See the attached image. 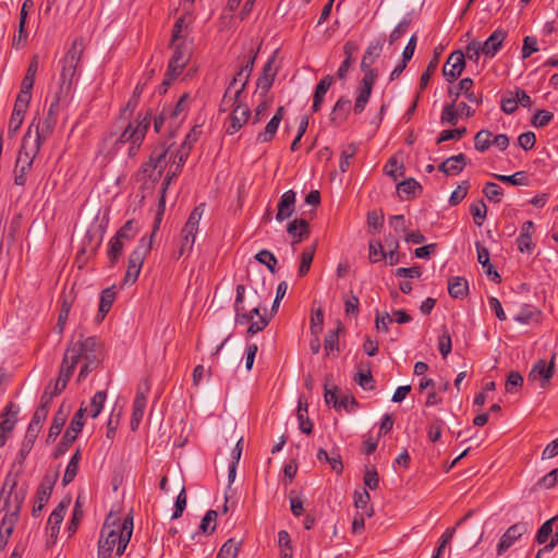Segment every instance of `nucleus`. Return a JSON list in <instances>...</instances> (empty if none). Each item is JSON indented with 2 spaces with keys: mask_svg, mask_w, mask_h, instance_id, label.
Masks as SVG:
<instances>
[{
  "mask_svg": "<svg viewBox=\"0 0 558 558\" xmlns=\"http://www.w3.org/2000/svg\"><path fill=\"white\" fill-rule=\"evenodd\" d=\"M133 533V518L126 515L123 521L110 512L101 527L97 558L121 557L130 543Z\"/></svg>",
  "mask_w": 558,
  "mask_h": 558,
  "instance_id": "nucleus-1",
  "label": "nucleus"
},
{
  "mask_svg": "<svg viewBox=\"0 0 558 558\" xmlns=\"http://www.w3.org/2000/svg\"><path fill=\"white\" fill-rule=\"evenodd\" d=\"M82 363L77 376V383H82L100 363V350L98 340L95 337H88L84 340L71 342L62 359L63 365L75 369L77 364Z\"/></svg>",
  "mask_w": 558,
  "mask_h": 558,
  "instance_id": "nucleus-2",
  "label": "nucleus"
},
{
  "mask_svg": "<svg viewBox=\"0 0 558 558\" xmlns=\"http://www.w3.org/2000/svg\"><path fill=\"white\" fill-rule=\"evenodd\" d=\"M384 46L381 38H376L368 45L361 62V70L364 76L357 87V96L353 106L355 114H361L372 95L373 86L377 77V71L372 69V64L380 56Z\"/></svg>",
  "mask_w": 558,
  "mask_h": 558,
  "instance_id": "nucleus-3",
  "label": "nucleus"
},
{
  "mask_svg": "<svg viewBox=\"0 0 558 558\" xmlns=\"http://www.w3.org/2000/svg\"><path fill=\"white\" fill-rule=\"evenodd\" d=\"M85 50V43L82 37L75 38L65 54L60 59L59 86L61 94H70L71 89L81 74L82 56Z\"/></svg>",
  "mask_w": 558,
  "mask_h": 558,
  "instance_id": "nucleus-4",
  "label": "nucleus"
},
{
  "mask_svg": "<svg viewBox=\"0 0 558 558\" xmlns=\"http://www.w3.org/2000/svg\"><path fill=\"white\" fill-rule=\"evenodd\" d=\"M26 494V487L17 486V475L8 473L0 490V513H20Z\"/></svg>",
  "mask_w": 558,
  "mask_h": 558,
  "instance_id": "nucleus-5",
  "label": "nucleus"
},
{
  "mask_svg": "<svg viewBox=\"0 0 558 558\" xmlns=\"http://www.w3.org/2000/svg\"><path fill=\"white\" fill-rule=\"evenodd\" d=\"M149 125L150 113L146 112V114L143 117L138 114L132 122L129 123L125 130L120 134L117 143L130 144L128 151L130 157H134L137 154L140 147L143 144L145 135L149 129Z\"/></svg>",
  "mask_w": 558,
  "mask_h": 558,
  "instance_id": "nucleus-6",
  "label": "nucleus"
},
{
  "mask_svg": "<svg viewBox=\"0 0 558 558\" xmlns=\"http://www.w3.org/2000/svg\"><path fill=\"white\" fill-rule=\"evenodd\" d=\"M38 154V147L33 148L22 143L14 167V183L23 186L26 183V175L33 167L34 159Z\"/></svg>",
  "mask_w": 558,
  "mask_h": 558,
  "instance_id": "nucleus-7",
  "label": "nucleus"
},
{
  "mask_svg": "<svg viewBox=\"0 0 558 558\" xmlns=\"http://www.w3.org/2000/svg\"><path fill=\"white\" fill-rule=\"evenodd\" d=\"M203 213H204V204L196 206L191 211V214L187 218V221L185 222V225L181 231L182 245H181V250H180V255H183L185 251L192 250L195 239H196V234L198 232V226H199V221L202 219Z\"/></svg>",
  "mask_w": 558,
  "mask_h": 558,
  "instance_id": "nucleus-8",
  "label": "nucleus"
},
{
  "mask_svg": "<svg viewBox=\"0 0 558 558\" xmlns=\"http://www.w3.org/2000/svg\"><path fill=\"white\" fill-rule=\"evenodd\" d=\"M173 53L169 60L167 76L170 78H177L190 60V50L183 41L172 43Z\"/></svg>",
  "mask_w": 558,
  "mask_h": 558,
  "instance_id": "nucleus-9",
  "label": "nucleus"
},
{
  "mask_svg": "<svg viewBox=\"0 0 558 558\" xmlns=\"http://www.w3.org/2000/svg\"><path fill=\"white\" fill-rule=\"evenodd\" d=\"M56 119H45V121H40V119L34 118L31 125L28 126L27 132L23 136L22 143L28 145L31 134L33 129L35 130V140L31 147L40 148L41 144L51 135L54 128Z\"/></svg>",
  "mask_w": 558,
  "mask_h": 558,
  "instance_id": "nucleus-10",
  "label": "nucleus"
},
{
  "mask_svg": "<svg viewBox=\"0 0 558 558\" xmlns=\"http://www.w3.org/2000/svg\"><path fill=\"white\" fill-rule=\"evenodd\" d=\"M57 474L54 475H45L40 482V484L37 487L36 494H35V505L32 510V515L34 518H37L40 515V512L45 508L46 504L49 501V498L51 496V493L53 490L56 481H57Z\"/></svg>",
  "mask_w": 558,
  "mask_h": 558,
  "instance_id": "nucleus-11",
  "label": "nucleus"
},
{
  "mask_svg": "<svg viewBox=\"0 0 558 558\" xmlns=\"http://www.w3.org/2000/svg\"><path fill=\"white\" fill-rule=\"evenodd\" d=\"M160 225V218L155 221L153 232L147 240L145 236H143L140 241L136 247L131 252L128 260L129 266H133L136 268H142L143 263L146 258V256L149 254L151 250L153 240L159 229Z\"/></svg>",
  "mask_w": 558,
  "mask_h": 558,
  "instance_id": "nucleus-12",
  "label": "nucleus"
},
{
  "mask_svg": "<svg viewBox=\"0 0 558 558\" xmlns=\"http://www.w3.org/2000/svg\"><path fill=\"white\" fill-rule=\"evenodd\" d=\"M474 81L470 77L462 78L457 85L448 88V95L451 101L457 102L460 96H464L470 102L481 105L483 101L482 93L475 94L473 90Z\"/></svg>",
  "mask_w": 558,
  "mask_h": 558,
  "instance_id": "nucleus-13",
  "label": "nucleus"
},
{
  "mask_svg": "<svg viewBox=\"0 0 558 558\" xmlns=\"http://www.w3.org/2000/svg\"><path fill=\"white\" fill-rule=\"evenodd\" d=\"M530 526L526 522H518L507 529L501 535L497 545V555H504L511 546L514 545L524 534L529 533Z\"/></svg>",
  "mask_w": 558,
  "mask_h": 558,
  "instance_id": "nucleus-14",
  "label": "nucleus"
},
{
  "mask_svg": "<svg viewBox=\"0 0 558 558\" xmlns=\"http://www.w3.org/2000/svg\"><path fill=\"white\" fill-rule=\"evenodd\" d=\"M45 420L46 418L40 417V414H33V417L28 424V427L26 429L24 439L19 451V456L21 457V459H25L27 454L31 452Z\"/></svg>",
  "mask_w": 558,
  "mask_h": 558,
  "instance_id": "nucleus-15",
  "label": "nucleus"
},
{
  "mask_svg": "<svg viewBox=\"0 0 558 558\" xmlns=\"http://www.w3.org/2000/svg\"><path fill=\"white\" fill-rule=\"evenodd\" d=\"M33 8H34L33 0H24L22 8H21V12H20L17 34L13 35V38H12V47L14 49H22L27 44L28 32L26 31L25 26H26L28 12Z\"/></svg>",
  "mask_w": 558,
  "mask_h": 558,
  "instance_id": "nucleus-16",
  "label": "nucleus"
},
{
  "mask_svg": "<svg viewBox=\"0 0 558 558\" xmlns=\"http://www.w3.org/2000/svg\"><path fill=\"white\" fill-rule=\"evenodd\" d=\"M465 68V54L461 50L453 51L447 59L442 74L449 83L457 80Z\"/></svg>",
  "mask_w": 558,
  "mask_h": 558,
  "instance_id": "nucleus-17",
  "label": "nucleus"
},
{
  "mask_svg": "<svg viewBox=\"0 0 558 558\" xmlns=\"http://www.w3.org/2000/svg\"><path fill=\"white\" fill-rule=\"evenodd\" d=\"M555 373L554 357L549 363L538 360L529 373V380H541V387L545 388Z\"/></svg>",
  "mask_w": 558,
  "mask_h": 558,
  "instance_id": "nucleus-18",
  "label": "nucleus"
},
{
  "mask_svg": "<svg viewBox=\"0 0 558 558\" xmlns=\"http://www.w3.org/2000/svg\"><path fill=\"white\" fill-rule=\"evenodd\" d=\"M250 117L251 110L247 105H236L229 117V123L226 129L227 134L233 135L240 131L247 123Z\"/></svg>",
  "mask_w": 558,
  "mask_h": 558,
  "instance_id": "nucleus-19",
  "label": "nucleus"
},
{
  "mask_svg": "<svg viewBox=\"0 0 558 558\" xmlns=\"http://www.w3.org/2000/svg\"><path fill=\"white\" fill-rule=\"evenodd\" d=\"M69 505L70 499L61 500L59 505L50 513L47 522V531L51 538H57L60 530V524L63 521Z\"/></svg>",
  "mask_w": 558,
  "mask_h": 558,
  "instance_id": "nucleus-20",
  "label": "nucleus"
},
{
  "mask_svg": "<svg viewBox=\"0 0 558 558\" xmlns=\"http://www.w3.org/2000/svg\"><path fill=\"white\" fill-rule=\"evenodd\" d=\"M295 198L296 194L292 190L286 191L281 195L277 206V221L282 222L283 220L290 218L293 215L295 209Z\"/></svg>",
  "mask_w": 558,
  "mask_h": 558,
  "instance_id": "nucleus-21",
  "label": "nucleus"
},
{
  "mask_svg": "<svg viewBox=\"0 0 558 558\" xmlns=\"http://www.w3.org/2000/svg\"><path fill=\"white\" fill-rule=\"evenodd\" d=\"M286 113L284 107L280 106L274 117L269 120V122L266 124L264 131L259 132L257 134L256 141L258 143H268L271 142L276 133L278 131V128L280 125V122L283 119V116Z\"/></svg>",
  "mask_w": 558,
  "mask_h": 558,
  "instance_id": "nucleus-22",
  "label": "nucleus"
},
{
  "mask_svg": "<svg viewBox=\"0 0 558 558\" xmlns=\"http://www.w3.org/2000/svg\"><path fill=\"white\" fill-rule=\"evenodd\" d=\"M506 37H507V32L502 28H497L482 44V53L488 58L495 57L497 54V52L501 49Z\"/></svg>",
  "mask_w": 558,
  "mask_h": 558,
  "instance_id": "nucleus-23",
  "label": "nucleus"
},
{
  "mask_svg": "<svg viewBox=\"0 0 558 558\" xmlns=\"http://www.w3.org/2000/svg\"><path fill=\"white\" fill-rule=\"evenodd\" d=\"M287 232L293 239L292 245H295L310 236L308 222L305 219H294L287 226Z\"/></svg>",
  "mask_w": 558,
  "mask_h": 558,
  "instance_id": "nucleus-24",
  "label": "nucleus"
},
{
  "mask_svg": "<svg viewBox=\"0 0 558 558\" xmlns=\"http://www.w3.org/2000/svg\"><path fill=\"white\" fill-rule=\"evenodd\" d=\"M117 298L116 286H111L101 291L99 298L98 313L96 319L98 322L104 320L106 315L109 313L114 300Z\"/></svg>",
  "mask_w": 558,
  "mask_h": 558,
  "instance_id": "nucleus-25",
  "label": "nucleus"
},
{
  "mask_svg": "<svg viewBox=\"0 0 558 558\" xmlns=\"http://www.w3.org/2000/svg\"><path fill=\"white\" fill-rule=\"evenodd\" d=\"M466 165V156L464 154H458L456 156H451L447 158L441 165L438 167L439 171L444 172L447 175H454L462 172Z\"/></svg>",
  "mask_w": 558,
  "mask_h": 558,
  "instance_id": "nucleus-26",
  "label": "nucleus"
},
{
  "mask_svg": "<svg viewBox=\"0 0 558 558\" xmlns=\"http://www.w3.org/2000/svg\"><path fill=\"white\" fill-rule=\"evenodd\" d=\"M243 92H239V87H236V78L232 80L227 87V90L222 97V100L220 102V111L226 112L228 110H232L236 105H241L239 102L240 95Z\"/></svg>",
  "mask_w": 558,
  "mask_h": 558,
  "instance_id": "nucleus-27",
  "label": "nucleus"
},
{
  "mask_svg": "<svg viewBox=\"0 0 558 558\" xmlns=\"http://www.w3.org/2000/svg\"><path fill=\"white\" fill-rule=\"evenodd\" d=\"M335 80L331 75H325L315 87L313 95L312 110L318 112L324 101L325 95L327 94Z\"/></svg>",
  "mask_w": 558,
  "mask_h": 558,
  "instance_id": "nucleus-28",
  "label": "nucleus"
},
{
  "mask_svg": "<svg viewBox=\"0 0 558 558\" xmlns=\"http://www.w3.org/2000/svg\"><path fill=\"white\" fill-rule=\"evenodd\" d=\"M274 58L269 59L264 65L263 74L257 80V89L262 97H266L270 87L272 86L276 72L272 71Z\"/></svg>",
  "mask_w": 558,
  "mask_h": 558,
  "instance_id": "nucleus-29",
  "label": "nucleus"
},
{
  "mask_svg": "<svg viewBox=\"0 0 558 558\" xmlns=\"http://www.w3.org/2000/svg\"><path fill=\"white\" fill-rule=\"evenodd\" d=\"M190 94L184 93L173 107H166L167 113L174 123L182 122L189 109Z\"/></svg>",
  "mask_w": 558,
  "mask_h": 558,
  "instance_id": "nucleus-30",
  "label": "nucleus"
},
{
  "mask_svg": "<svg viewBox=\"0 0 558 558\" xmlns=\"http://www.w3.org/2000/svg\"><path fill=\"white\" fill-rule=\"evenodd\" d=\"M448 292L451 298L463 300L469 294V282L463 277H451L448 280Z\"/></svg>",
  "mask_w": 558,
  "mask_h": 558,
  "instance_id": "nucleus-31",
  "label": "nucleus"
},
{
  "mask_svg": "<svg viewBox=\"0 0 558 558\" xmlns=\"http://www.w3.org/2000/svg\"><path fill=\"white\" fill-rule=\"evenodd\" d=\"M66 417L68 411H64L63 405H61L53 416V421L47 436V442H52L57 439L65 424Z\"/></svg>",
  "mask_w": 558,
  "mask_h": 558,
  "instance_id": "nucleus-32",
  "label": "nucleus"
},
{
  "mask_svg": "<svg viewBox=\"0 0 558 558\" xmlns=\"http://www.w3.org/2000/svg\"><path fill=\"white\" fill-rule=\"evenodd\" d=\"M169 148L165 147L163 145L155 147L150 153V159L153 160L154 165H156V168L158 172L162 175L165 169L167 168L172 155L169 157Z\"/></svg>",
  "mask_w": 558,
  "mask_h": 558,
  "instance_id": "nucleus-33",
  "label": "nucleus"
},
{
  "mask_svg": "<svg viewBox=\"0 0 558 558\" xmlns=\"http://www.w3.org/2000/svg\"><path fill=\"white\" fill-rule=\"evenodd\" d=\"M351 109V101L345 97H340L333 106L330 114L331 122H343L347 120Z\"/></svg>",
  "mask_w": 558,
  "mask_h": 558,
  "instance_id": "nucleus-34",
  "label": "nucleus"
},
{
  "mask_svg": "<svg viewBox=\"0 0 558 558\" xmlns=\"http://www.w3.org/2000/svg\"><path fill=\"white\" fill-rule=\"evenodd\" d=\"M459 109L457 108V102L450 101L448 104H445L441 116H440V123L441 124H450V125H457L459 121Z\"/></svg>",
  "mask_w": 558,
  "mask_h": 558,
  "instance_id": "nucleus-35",
  "label": "nucleus"
},
{
  "mask_svg": "<svg viewBox=\"0 0 558 558\" xmlns=\"http://www.w3.org/2000/svg\"><path fill=\"white\" fill-rule=\"evenodd\" d=\"M298 421L299 428L304 434H311L313 430V422L307 416V403H303L299 400L298 403Z\"/></svg>",
  "mask_w": 558,
  "mask_h": 558,
  "instance_id": "nucleus-36",
  "label": "nucleus"
},
{
  "mask_svg": "<svg viewBox=\"0 0 558 558\" xmlns=\"http://www.w3.org/2000/svg\"><path fill=\"white\" fill-rule=\"evenodd\" d=\"M137 234V228L135 227L134 220H128L113 235L124 245L131 242Z\"/></svg>",
  "mask_w": 558,
  "mask_h": 558,
  "instance_id": "nucleus-37",
  "label": "nucleus"
},
{
  "mask_svg": "<svg viewBox=\"0 0 558 558\" xmlns=\"http://www.w3.org/2000/svg\"><path fill=\"white\" fill-rule=\"evenodd\" d=\"M470 213L473 217L474 223L482 227L487 215V207L483 199L474 202L470 205Z\"/></svg>",
  "mask_w": 558,
  "mask_h": 558,
  "instance_id": "nucleus-38",
  "label": "nucleus"
},
{
  "mask_svg": "<svg viewBox=\"0 0 558 558\" xmlns=\"http://www.w3.org/2000/svg\"><path fill=\"white\" fill-rule=\"evenodd\" d=\"M399 193L404 194L408 198L414 197L417 192L422 191L421 184L413 178L405 179L397 185Z\"/></svg>",
  "mask_w": 558,
  "mask_h": 558,
  "instance_id": "nucleus-39",
  "label": "nucleus"
},
{
  "mask_svg": "<svg viewBox=\"0 0 558 558\" xmlns=\"http://www.w3.org/2000/svg\"><path fill=\"white\" fill-rule=\"evenodd\" d=\"M38 71V57L34 56L28 64L25 76L22 81V88L33 89L35 76Z\"/></svg>",
  "mask_w": 558,
  "mask_h": 558,
  "instance_id": "nucleus-40",
  "label": "nucleus"
},
{
  "mask_svg": "<svg viewBox=\"0 0 558 558\" xmlns=\"http://www.w3.org/2000/svg\"><path fill=\"white\" fill-rule=\"evenodd\" d=\"M107 399V392L104 390L97 391L89 404V415L92 418H96L102 411L105 401Z\"/></svg>",
  "mask_w": 558,
  "mask_h": 558,
  "instance_id": "nucleus-41",
  "label": "nucleus"
},
{
  "mask_svg": "<svg viewBox=\"0 0 558 558\" xmlns=\"http://www.w3.org/2000/svg\"><path fill=\"white\" fill-rule=\"evenodd\" d=\"M315 250V245L305 247L303 250L301 254V264L298 270L300 277H304L308 272L312 262L314 259Z\"/></svg>",
  "mask_w": 558,
  "mask_h": 558,
  "instance_id": "nucleus-42",
  "label": "nucleus"
},
{
  "mask_svg": "<svg viewBox=\"0 0 558 558\" xmlns=\"http://www.w3.org/2000/svg\"><path fill=\"white\" fill-rule=\"evenodd\" d=\"M278 546L280 548V558H292L293 549L290 535L286 530L278 532Z\"/></svg>",
  "mask_w": 558,
  "mask_h": 558,
  "instance_id": "nucleus-43",
  "label": "nucleus"
},
{
  "mask_svg": "<svg viewBox=\"0 0 558 558\" xmlns=\"http://www.w3.org/2000/svg\"><path fill=\"white\" fill-rule=\"evenodd\" d=\"M492 132L488 130H481L474 136V147L476 150L484 153L492 146Z\"/></svg>",
  "mask_w": 558,
  "mask_h": 558,
  "instance_id": "nucleus-44",
  "label": "nucleus"
},
{
  "mask_svg": "<svg viewBox=\"0 0 558 558\" xmlns=\"http://www.w3.org/2000/svg\"><path fill=\"white\" fill-rule=\"evenodd\" d=\"M124 244L117 238L112 236L108 243L107 256L110 265L113 266L120 258L123 252Z\"/></svg>",
  "mask_w": 558,
  "mask_h": 558,
  "instance_id": "nucleus-45",
  "label": "nucleus"
},
{
  "mask_svg": "<svg viewBox=\"0 0 558 558\" xmlns=\"http://www.w3.org/2000/svg\"><path fill=\"white\" fill-rule=\"evenodd\" d=\"M73 372L70 366L61 364L59 377L54 384V395H59L65 389Z\"/></svg>",
  "mask_w": 558,
  "mask_h": 558,
  "instance_id": "nucleus-46",
  "label": "nucleus"
},
{
  "mask_svg": "<svg viewBox=\"0 0 558 558\" xmlns=\"http://www.w3.org/2000/svg\"><path fill=\"white\" fill-rule=\"evenodd\" d=\"M493 177L505 183L512 184L514 186L525 185L526 184V173L524 171H518L511 175L505 174H493Z\"/></svg>",
  "mask_w": 558,
  "mask_h": 558,
  "instance_id": "nucleus-47",
  "label": "nucleus"
},
{
  "mask_svg": "<svg viewBox=\"0 0 558 558\" xmlns=\"http://www.w3.org/2000/svg\"><path fill=\"white\" fill-rule=\"evenodd\" d=\"M255 259L265 265L271 274L276 272L277 258L276 256L268 250H262L255 255Z\"/></svg>",
  "mask_w": 558,
  "mask_h": 558,
  "instance_id": "nucleus-48",
  "label": "nucleus"
},
{
  "mask_svg": "<svg viewBox=\"0 0 558 558\" xmlns=\"http://www.w3.org/2000/svg\"><path fill=\"white\" fill-rule=\"evenodd\" d=\"M20 518V513H4L1 522H0V532L2 534L11 536L15 524L17 523Z\"/></svg>",
  "mask_w": 558,
  "mask_h": 558,
  "instance_id": "nucleus-49",
  "label": "nucleus"
},
{
  "mask_svg": "<svg viewBox=\"0 0 558 558\" xmlns=\"http://www.w3.org/2000/svg\"><path fill=\"white\" fill-rule=\"evenodd\" d=\"M357 147L354 143L348 144L341 151V159L339 163V169L341 172H347L350 166V160L356 154Z\"/></svg>",
  "mask_w": 558,
  "mask_h": 558,
  "instance_id": "nucleus-50",
  "label": "nucleus"
},
{
  "mask_svg": "<svg viewBox=\"0 0 558 558\" xmlns=\"http://www.w3.org/2000/svg\"><path fill=\"white\" fill-rule=\"evenodd\" d=\"M483 194L492 202L499 203L504 196V190L494 182L485 183Z\"/></svg>",
  "mask_w": 558,
  "mask_h": 558,
  "instance_id": "nucleus-51",
  "label": "nucleus"
},
{
  "mask_svg": "<svg viewBox=\"0 0 558 558\" xmlns=\"http://www.w3.org/2000/svg\"><path fill=\"white\" fill-rule=\"evenodd\" d=\"M217 512L215 510H208L203 517L199 531L204 534H211L216 530Z\"/></svg>",
  "mask_w": 558,
  "mask_h": 558,
  "instance_id": "nucleus-52",
  "label": "nucleus"
},
{
  "mask_svg": "<svg viewBox=\"0 0 558 558\" xmlns=\"http://www.w3.org/2000/svg\"><path fill=\"white\" fill-rule=\"evenodd\" d=\"M146 403L133 401V411L131 416L130 426L134 432L138 428L145 412Z\"/></svg>",
  "mask_w": 558,
  "mask_h": 558,
  "instance_id": "nucleus-53",
  "label": "nucleus"
},
{
  "mask_svg": "<svg viewBox=\"0 0 558 558\" xmlns=\"http://www.w3.org/2000/svg\"><path fill=\"white\" fill-rule=\"evenodd\" d=\"M54 396H56L54 395V390L53 391H49L48 388H47L44 391V393L41 395V397H40V404L35 410L34 414L35 415H39L40 414V417L47 418V415H48V412H49V405H50V402H51V400H52V398Z\"/></svg>",
  "mask_w": 558,
  "mask_h": 558,
  "instance_id": "nucleus-54",
  "label": "nucleus"
},
{
  "mask_svg": "<svg viewBox=\"0 0 558 558\" xmlns=\"http://www.w3.org/2000/svg\"><path fill=\"white\" fill-rule=\"evenodd\" d=\"M87 412V408L81 404L80 409L75 412L71 420L70 426L66 428L75 434H80L84 426V415Z\"/></svg>",
  "mask_w": 558,
  "mask_h": 558,
  "instance_id": "nucleus-55",
  "label": "nucleus"
},
{
  "mask_svg": "<svg viewBox=\"0 0 558 558\" xmlns=\"http://www.w3.org/2000/svg\"><path fill=\"white\" fill-rule=\"evenodd\" d=\"M16 424V418H11L9 416H3L0 422V448L3 447L8 440V435L14 429Z\"/></svg>",
  "mask_w": 558,
  "mask_h": 558,
  "instance_id": "nucleus-56",
  "label": "nucleus"
},
{
  "mask_svg": "<svg viewBox=\"0 0 558 558\" xmlns=\"http://www.w3.org/2000/svg\"><path fill=\"white\" fill-rule=\"evenodd\" d=\"M241 543L228 539L220 548L217 558H236Z\"/></svg>",
  "mask_w": 558,
  "mask_h": 558,
  "instance_id": "nucleus-57",
  "label": "nucleus"
},
{
  "mask_svg": "<svg viewBox=\"0 0 558 558\" xmlns=\"http://www.w3.org/2000/svg\"><path fill=\"white\" fill-rule=\"evenodd\" d=\"M140 172L144 178L150 180L153 183H156L161 179V174L158 172L156 165H154L150 158L141 166Z\"/></svg>",
  "mask_w": 558,
  "mask_h": 558,
  "instance_id": "nucleus-58",
  "label": "nucleus"
},
{
  "mask_svg": "<svg viewBox=\"0 0 558 558\" xmlns=\"http://www.w3.org/2000/svg\"><path fill=\"white\" fill-rule=\"evenodd\" d=\"M410 24H411V19L408 16H404L390 33L389 44L392 45L397 40H399L407 33Z\"/></svg>",
  "mask_w": 558,
  "mask_h": 558,
  "instance_id": "nucleus-59",
  "label": "nucleus"
},
{
  "mask_svg": "<svg viewBox=\"0 0 558 558\" xmlns=\"http://www.w3.org/2000/svg\"><path fill=\"white\" fill-rule=\"evenodd\" d=\"M384 171L387 175L393 178L395 180L404 174L403 165L399 163L396 157L389 158L384 167Z\"/></svg>",
  "mask_w": 558,
  "mask_h": 558,
  "instance_id": "nucleus-60",
  "label": "nucleus"
},
{
  "mask_svg": "<svg viewBox=\"0 0 558 558\" xmlns=\"http://www.w3.org/2000/svg\"><path fill=\"white\" fill-rule=\"evenodd\" d=\"M369 260L375 264L386 258V251L379 241H371L368 244Z\"/></svg>",
  "mask_w": 558,
  "mask_h": 558,
  "instance_id": "nucleus-61",
  "label": "nucleus"
},
{
  "mask_svg": "<svg viewBox=\"0 0 558 558\" xmlns=\"http://www.w3.org/2000/svg\"><path fill=\"white\" fill-rule=\"evenodd\" d=\"M338 342H339V335L337 329H331L327 332L324 341V349L326 352V355L331 354L335 351H338Z\"/></svg>",
  "mask_w": 558,
  "mask_h": 558,
  "instance_id": "nucleus-62",
  "label": "nucleus"
},
{
  "mask_svg": "<svg viewBox=\"0 0 558 558\" xmlns=\"http://www.w3.org/2000/svg\"><path fill=\"white\" fill-rule=\"evenodd\" d=\"M354 380L361 386L364 390H372L374 389V378L372 376V373L369 369L367 371H359L355 376Z\"/></svg>",
  "mask_w": 558,
  "mask_h": 558,
  "instance_id": "nucleus-63",
  "label": "nucleus"
},
{
  "mask_svg": "<svg viewBox=\"0 0 558 558\" xmlns=\"http://www.w3.org/2000/svg\"><path fill=\"white\" fill-rule=\"evenodd\" d=\"M557 482H558V468L551 470L549 473H547L546 475L541 477L536 483V487L543 488V489H550V488L555 487Z\"/></svg>",
  "mask_w": 558,
  "mask_h": 558,
  "instance_id": "nucleus-64",
  "label": "nucleus"
}]
</instances>
